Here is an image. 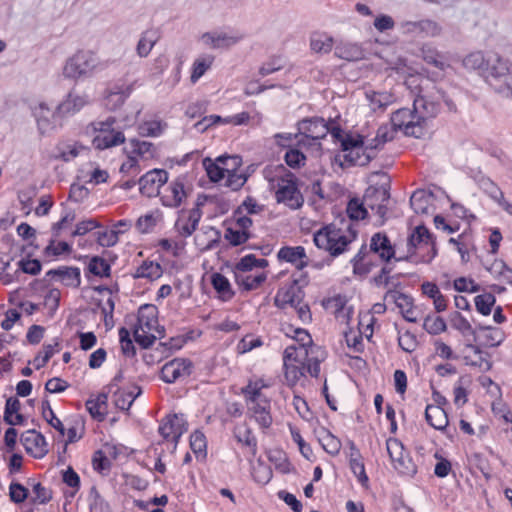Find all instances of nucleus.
I'll list each match as a JSON object with an SVG mask.
<instances>
[{
    "label": "nucleus",
    "instance_id": "obj_23",
    "mask_svg": "<svg viewBox=\"0 0 512 512\" xmlns=\"http://www.w3.org/2000/svg\"><path fill=\"white\" fill-rule=\"evenodd\" d=\"M35 117L38 130L42 135L49 134L62 124V116L58 114V107L51 110L45 103H40L35 108Z\"/></svg>",
    "mask_w": 512,
    "mask_h": 512
},
{
    "label": "nucleus",
    "instance_id": "obj_13",
    "mask_svg": "<svg viewBox=\"0 0 512 512\" xmlns=\"http://www.w3.org/2000/svg\"><path fill=\"white\" fill-rule=\"evenodd\" d=\"M300 147L320 146L319 140L326 137L328 127L322 118L304 119L298 123Z\"/></svg>",
    "mask_w": 512,
    "mask_h": 512
},
{
    "label": "nucleus",
    "instance_id": "obj_63",
    "mask_svg": "<svg viewBox=\"0 0 512 512\" xmlns=\"http://www.w3.org/2000/svg\"><path fill=\"white\" fill-rule=\"evenodd\" d=\"M450 321L451 326L462 335H472L476 337V329L472 327L470 322L460 312H454Z\"/></svg>",
    "mask_w": 512,
    "mask_h": 512
},
{
    "label": "nucleus",
    "instance_id": "obj_41",
    "mask_svg": "<svg viewBox=\"0 0 512 512\" xmlns=\"http://www.w3.org/2000/svg\"><path fill=\"white\" fill-rule=\"evenodd\" d=\"M436 254L437 249L434 239H432L410 252L407 258L413 263H430Z\"/></svg>",
    "mask_w": 512,
    "mask_h": 512
},
{
    "label": "nucleus",
    "instance_id": "obj_57",
    "mask_svg": "<svg viewBox=\"0 0 512 512\" xmlns=\"http://www.w3.org/2000/svg\"><path fill=\"white\" fill-rule=\"evenodd\" d=\"M190 448L197 458H206L207 442L203 432L196 430L190 435Z\"/></svg>",
    "mask_w": 512,
    "mask_h": 512
},
{
    "label": "nucleus",
    "instance_id": "obj_16",
    "mask_svg": "<svg viewBox=\"0 0 512 512\" xmlns=\"http://www.w3.org/2000/svg\"><path fill=\"white\" fill-rule=\"evenodd\" d=\"M293 335L291 338L293 339V343L288 345L286 348H292L296 352L300 349L305 352L307 357H311V359H325V351L318 345L313 343L311 335L307 330L302 328L292 329L289 328ZM287 336H290V332H286Z\"/></svg>",
    "mask_w": 512,
    "mask_h": 512
},
{
    "label": "nucleus",
    "instance_id": "obj_46",
    "mask_svg": "<svg viewBox=\"0 0 512 512\" xmlns=\"http://www.w3.org/2000/svg\"><path fill=\"white\" fill-rule=\"evenodd\" d=\"M334 45V39L325 32H313L310 36V48L315 53H329Z\"/></svg>",
    "mask_w": 512,
    "mask_h": 512
},
{
    "label": "nucleus",
    "instance_id": "obj_39",
    "mask_svg": "<svg viewBox=\"0 0 512 512\" xmlns=\"http://www.w3.org/2000/svg\"><path fill=\"white\" fill-rule=\"evenodd\" d=\"M413 107L418 113V116H422V119L427 124L428 118L435 117L440 111V104L433 100H430L426 96H418L414 99Z\"/></svg>",
    "mask_w": 512,
    "mask_h": 512
},
{
    "label": "nucleus",
    "instance_id": "obj_36",
    "mask_svg": "<svg viewBox=\"0 0 512 512\" xmlns=\"http://www.w3.org/2000/svg\"><path fill=\"white\" fill-rule=\"evenodd\" d=\"M233 433L236 440L246 447L248 456L254 458L257 454V439L251 429L246 424H241L234 428Z\"/></svg>",
    "mask_w": 512,
    "mask_h": 512
},
{
    "label": "nucleus",
    "instance_id": "obj_40",
    "mask_svg": "<svg viewBox=\"0 0 512 512\" xmlns=\"http://www.w3.org/2000/svg\"><path fill=\"white\" fill-rule=\"evenodd\" d=\"M85 147L77 142H59L55 147L53 158L64 162H69L76 158Z\"/></svg>",
    "mask_w": 512,
    "mask_h": 512
},
{
    "label": "nucleus",
    "instance_id": "obj_20",
    "mask_svg": "<svg viewBox=\"0 0 512 512\" xmlns=\"http://www.w3.org/2000/svg\"><path fill=\"white\" fill-rule=\"evenodd\" d=\"M168 181V172L164 169H153L140 177L138 184L140 193L147 197L159 196L160 188Z\"/></svg>",
    "mask_w": 512,
    "mask_h": 512
},
{
    "label": "nucleus",
    "instance_id": "obj_7",
    "mask_svg": "<svg viewBox=\"0 0 512 512\" xmlns=\"http://www.w3.org/2000/svg\"><path fill=\"white\" fill-rule=\"evenodd\" d=\"M134 338L144 348H147L162 337L163 330L158 323V310L153 304L142 305L138 310L137 324L134 327Z\"/></svg>",
    "mask_w": 512,
    "mask_h": 512
},
{
    "label": "nucleus",
    "instance_id": "obj_12",
    "mask_svg": "<svg viewBox=\"0 0 512 512\" xmlns=\"http://www.w3.org/2000/svg\"><path fill=\"white\" fill-rule=\"evenodd\" d=\"M386 448L394 469L401 475L414 476L417 472V466L413 462L409 453L401 441L396 438H389L386 441Z\"/></svg>",
    "mask_w": 512,
    "mask_h": 512
},
{
    "label": "nucleus",
    "instance_id": "obj_35",
    "mask_svg": "<svg viewBox=\"0 0 512 512\" xmlns=\"http://www.w3.org/2000/svg\"><path fill=\"white\" fill-rule=\"evenodd\" d=\"M87 102L86 96L70 92L67 97L58 104V114H60L62 118L72 115L83 108Z\"/></svg>",
    "mask_w": 512,
    "mask_h": 512
},
{
    "label": "nucleus",
    "instance_id": "obj_18",
    "mask_svg": "<svg viewBox=\"0 0 512 512\" xmlns=\"http://www.w3.org/2000/svg\"><path fill=\"white\" fill-rule=\"evenodd\" d=\"M401 33L418 38L436 37L441 34V26L434 20L403 21L399 25Z\"/></svg>",
    "mask_w": 512,
    "mask_h": 512
},
{
    "label": "nucleus",
    "instance_id": "obj_45",
    "mask_svg": "<svg viewBox=\"0 0 512 512\" xmlns=\"http://www.w3.org/2000/svg\"><path fill=\"white\" fill-rule=\"evenodd\" d=\"M211 284L222 301H229L234 296V291L229 280L221 273L211 275Z\"/></svg>",
    "mask_w": 512,
    "mask_h": 512
},
{
    "label": "nucleus",
    "instance_id": "obj_55",
    "mask_svg": "<svg viewBox=\"0 0 512 512\" xmlns=\"http://www.w3.org/2000/svg\"><path fill=\"white\" fill-rule=\"evenodd\" d=\"M384 301L394 303L402 314L414 303L412 297L397 290H389L384 296Z\"/></svg>",
    "mask_w": 512,
    "mask_h": 512
},
{
    "label": "nucleus",
    "instance_id": "obj_50",
    "mask_svg": "<svg viewBox=\"0 0 512 512\" xmlns=\"http://www.w3.org/2000/svg\"><path fill=\"white\" fill-rule=\"evenodd\" d=\"M162 218V213L159 210L152 211L138 218L136 228L140 233H149L162 221Z\"/></svg>",
    "mask_w": 512,
    "mask_h": 512
},
{
    "label": "nucleus",
    "instance_id": "obj_27",
    "mask_svg": "<svg viewBox=\"0 0 512 512\" xmlns=\"http://www.w3.org/2000/svg\"><path fill=\"white\" fill-rule=\"evenodd\" d=\"M21 443L26 452L35 458H41L48 452L45 437L35 430H28L23 433L21 435Z\"/></svg>",
    "mask_w": 512,
    "mask_h": 512
},
{
    "label": "nucleus",
    "instance_id": "obj_61",
    "mask_svg": "<svg viewBox=\"0 0 512 512\" xmlns=\"http://www.w3.org/2000/svg\"><path fill=\"white\" fill-rule=\"evenodd\" d=\"M488 56L485 57L480 51L472 52L467 55L463 60V65L468 69L479 70L483 75L485 68L487 67Z\"/></svg>",
    "mask_w": 512,
    "mask_h": 512
},
{
    "label": "nucleus",
    "instance_id": "obj_33",
    "mask_svg": "<svg viewBox=\"0 0 512 512\" xmlns=\"http://www.w3.org/2000/svg\"><path fill=\"white\" fill-rule=\"evenodd\" d=\"M130 152L138 160H152L158 157V147L152 142L140 140L138 138H132L129 140Z\"/></svg>",
    "mask_w": 512,
    "mask_h": 512
},
{
    "label": "nucleus",
    "instance_id": "obj_42",
    "mask_svg": "<svg viewBox=\"0 0 512 512\" xmlns=\"http://www.w3.org/2000/svg\"><path fill=\"white\" fill-rule=\"evenodd\" d=\"M134 86L135 82L114 85L107 95L108 105L112 103L113 108L122 105L134 90Z\"/></svg>",
    "mask_w": 512,
    "mask_h": 512
},
{
    "label": "nucleus",
    "instance_id": "obj_54",
    "mask_svg": "<svg viewBox=\"0 0 512 512\" xmlns=\"http://www.w3.org/2000/svg\"><path fill=\"white\" fill-rule=\"evenodd\" d=\"M433 239L429 230L422 225L417 226L408 238V252L414 251L418 246Z\"/></svg>",
    "mask_w": 512,
    "mask_h": 512
},
{
    "label": "nucleus",
    "instance_id": "obj_59",
    "mask_svg": "<svg viewBox=\"0 0 512 512\" xmlns=\"http://www.w3.org/2000/svg\"><path fill=\"white\" fill-rule=\"evenodd\" d=\"M237 167L238 166H234V163H231L229 170L226 172L225 175V186H227L233 191H237L240 188H242L247 181L246 176L237 171Z\"/></svg>",
    "mask_w": 512,
    "mask_h": 512
},
{
    "label": "nucleus",
    "instance_id": "obj_64",
    "mask_svg": "<svg viewBox=\"0 0 512 512\" xmlns=\"http://www.w3.org/2000/svg\"><path fill=\"white\" fill-rule=\"evenodd\" d=\"M476 310L482 315H489L496 303V297L492 293L477 295L474 299Z\"/></svg>",
    "mask_w": 512,
    "mask_h": 512
},
{
    "label": "nucleus",
    "instance_id": "obj_22",
    "mask_svg": "<svg viewBox=\"0 0 512 512\" xmlns=\"http://www.w3.org/2000/svg\"><path fill=\"white\" fill-rule=\"evenodd\" d=\"M277 258L281 262L292 264L296 268L297 277L300 273H304L303 269L309 266V257L303 246H283L277 253Z\"/></svg>",
    "mask_w": 512,
    "mask_h": 512
},
{
    "label": "nucleus",
    "instance_id": "obj_11",
    "mask_svg": "<svg viewBox=\"0 0 512 512\" xmlns=\"http://www.w3.org/2000/svg\"><path fill=\"white\" fill-rule=\"evenodd\" d=\"M391 123L395 130H400L407 136L420 138L425 132V121L422 116H418L414 108L398 109L392 114Z\"/></svg>",
    "mask_w": 512,
    "mask_h": 512
},
{
    "label": "nucleus",
    "instance_id": "obj_51",
    "mask_svg": "<svg viewBox=\"0 0 512 512\" xmlns=\"http://www.w3.org/2000/svg\"><path fill=\"white\" fill-rule=\"evenodd\" d=\"M319 442L325 452L331 456H337L342 447L341 441L326 429L322 430L319 436Z\"/></svg>",
    "mask_w": 512,
    "mask_h": 512
},
{
    "label": "nucleus",
    "instance_id": "obj_49",
    "mask_svg": "<svg viewBox=\"0 0 512 512\" xmlns=\"http://www.w3.org/2000/svg\"><path fill=\"white\" fill-rule=\"evenodd\" d=\"M140 393L141 390L139 387H134V389L130 391L124 389L118 390L114 393V404L120 410H129Z\"/></svg>",
    "mask_w": 512,
    "mask_h": 512
},
{
    "label": "nucleus",
    "instance_id": "obj_14",
    "mask_svg": "<svg viewBox=\"0 0 512 512\" xmlns=\"http://www.w3.org/2000/svg\"><path fill=\"white\" fill-rule=\"evenodd\" d=\"M190 193L184 177H177L164 185L159 197L163 206L178 208L186 201Z\"/></svg>",
    "mask_w": 512,
    "mask_h": 512
},
{
    "label": "nucleus",
    "instance_id": "obj_62",
    "mask_svg": "<svg viewBox=\"0 0 512 512\" xmlns=\"http://www.w3.org/2000/svg\"><path fill=\"white\" fill-rule=\"evenodd\" d=\"M214 58L212 56H206L197 58L192 65V73L190 80L192 83H196L205 72L212 66Z\"/></svg>",
    "mask_w": 512,
    "mask_h": 512
},
{
    "label": "nucleus",
    "instance_id": "obj_60",
    "mask_svg": "<svg viewBox=\"0 0 512 512\" xmlns=\"http://www.w3.org/2000/svg\"><path fill=\"white\" fill-rule=\"evenodd\" d=\"M88 271L97 277H109L111 267L109 263L100 256H94L88 263Z\"/></svg>",
    "mask_w": 512,
    "mask_h": 512
},
{
    "label": "nucleus",
    "instance_id": "obj_9",
    "mask_svg": "<svg viewBox=\"0 0 512 512\" xmlns=\"http://www.w3.org/2000/svg\"><path fill=\"white\" fill-rule=\"evenodd\" d=\"M116 119L112 116L102 121H94L91 128L94 133L92 146L99 151L110 149L123 144L126 137L123 131L114 127Z\"/></svg>",
    "mask_w": 512,
    "mask_h": 512
},
{
    "label": "nucleus",
    "instance_id": "obj_43",
    "mask_svg": "<svg viewBox=\"0 0 512 512\" xmlns=\"http://www.w3.org/2000/svg\"><path fill=\"white\" fill-rule=\"evenodd\" d=\"M480 331V338L482 342L487 347H496L499 346L505 338V334L500 328L478 325L476 331Z\"/></svg>",
    "mask_w": 512,
    "mask_h": 512
},
{
    "label": "nucleus",
    "instance_id": "obj_2",
    "mask_svg": "<svg viewBox=\"0 0 512 512\" xmlns=\"http://www.w3.org/2000/svg\"><path fill=\"white\" fill-rule=\"evenodd\" d=\"M265 179L275 190L278 203H283L291 209H298L304 203V198L298 189L297 178L282 164L268 165L263 170Z\"/></svg>",
    "mask_w": 512,
    "mask_h": 512
},
{
    "label": "nucleus",
    "instance_id": "obj_6",
    "mask_svg": "<svg viewBox=\"0 0 512 512\" xmlns=\"http://www.w3.org/2000/svg\"><path fill=\"white\" fill-rule=\"evenodd\" d=\"M107 67L108 61H101L93 51L79 50L67 59L63 67V75L65 78L77 80L90 77Z\"/></svg>",
    "mask_w": 512,
    "mask_h": 512
},
{
    "label": "nucleus",
    "instance_id": "obj_19",
    "mask_svg": "<svg viewBox=\"0 0 512 512\" xmlns=\"http://www.w3.org/2000/svg\"><path fill=\"white\" fill-rule=\"evenodd\" d=\"M390 194L385 186H369L363 196L364 204L381 219L386 216Z\"/></svg>",
    "mask_w": 512,
    "mask_h": 512
},
{
    "label": "nucleus",
    "instance_id": "obj_52",
    "mask_svg": "<svg viewBox=\"0 0 512 512\" xmlns=\"http://www.w3.org/2000/svg\"><path fill=\"white\" fill-rule=\"evenodd\" d=\"M167 124L161 120L144 121L138 125V134L142 137H158L165 130Z\"/></svg>",
    "mask_w": 512,
    "mask_h": 512
},
{
    "label": "nucleus",
    "instance_id": "obj_25",
    "mask_svg": "<svg viewBox=\"0 0 512 512\" xmlns=\"http://www.w3.org/2000/svg\"><path fill=\"white\" fill-rule=\"evenodd\" d=\"M250 418H252L263 431L268 430L273 423L271 399L260 400L246 404Z\"/></svg>",
    "mask_w": 512,
    "mask_h": 512
},
{
    "label": "nucleus",
    "instance_id": "obj_26",
    "mask_svg": "<svg viewBox=\"0 0 512 512\" xmlns=\"http://www.w3.org/2000/svg\"><path fill=\"white\" fill-rule=\"evenodd\" d=\"M349 452L347 454L349 468L362 487H367L369 478L366 474L364 458L353 441L348 442Z\"/></svg>",
    "mask_w": 512,
    "mask_h": 512
},
{
    "label": "nucleus",
    "instance_id": "obj_32",
    "mask_svg": "<svg viewBox=\"0 0 512 512\" xmlns=\"http://www.w3.org/2000/svg\"><path fill=\"white\" fill-rule=\"evenodd\" d=\"M46 277L55 279L69 287H78L81 282L80 269L77 267L62 266L52 269L46 273Z\"/></svg>",
    "mask_w": 512,
    "mask_h": 512
},
{
    "label": "nucleus",
    "instance_id": "obj_38",
    "mask_svg": "<svg viewBox=\"0 0 512 512\" xmlns=\"http://www.w3.org/2000/svg\"><path fill=\"white\" fill-rule=\"evenodd\" d=\"M426 422L436 430L443 431L449 424V419L444 408L427 405L425 409Z\"/></svg>",
    "mask_w": 512,
    "mask_h": 512
},
{
    "label": "nucleus",
    "instance_id": "obj_28",
    "mask_svg": "<svg viewBox=\"0 0 512 512\" xmlns=\"http://www.w3.org/2000/svg\"><path fill=\"white\" fill-rule=\"evenodd\" d=\"M202 217V211L199 206L190 210L182 211L176 221V228L183 236H190L198 227Z\"/></svg>",
    "mask_w": 512,
    "mask_h": 512
},
{
    "label": "nucleus",
    "instance_id": "obj_15",
    "mask_svg": "<svg viewBox=\"0 0 512 512\" xmlns=\"http://www.w3.org/2000/svg\"><path fill=\"white\" fill-rule=\"evenodd\" d=\"M309 277L307 273H300L299 277L292 274V282L288 287L280 288L275 296L274 303L279 308L291 306L301 298V288L307 286Z\"/></svg>",
    "mask_w": 512,
    "mask_h": 512
},
{
    "label": "nucleus",
    "instance_id": "obj_24",
    "mask_svg": "<svg viewBox=\"0 0 512 512\" xmlns=\"http://www.w3.org/2000/svg\"><path fill=\"white\" fill-rule=\"evenodd\" d=\"M231 163H234V166H239L240 158L237 156H220L216 161L209 158L203 161L207 175L212 182H219L224 179Z\"/></svg>",
    "mask_w": 512,
    "mask_h": 512
},
{
    "label": "nucleus",
    "instance_id": "obj_29",
    "mask_svg": "<svg viewBox=\"0 0 512 512\" xmlns=\"http://www.w3.org/2000/svg\"><path fill=\"white\" fill-rule=\"evenodd\" d=\"M434 194L424 189L416 190L411 198L410 205L416 214L432 215L434 213Z\"/></svg>",
    "mask_w": 512,
    "mask_h": 512
},
{
    "label": "nucleus",
    "instance_id": "obj_17",
    "mask_svg": "<svg viewBox=\"0 0 512 512\" xmlns=\"http://www.w3.org/2000/svg\"><path fill=\"white\" fill-rule=\"evenodd\" d=\"M187 426L183 415H168L160 423L158 432L164 441L172 442L176 448L181 436L186 432Z\"/></svg>",
    "mask_w": 512,
    "mask_h": 512
},
{
    "label": "nucleus",
    "instance_id": "obj_56",
    "mask_svg": "<svg viewBox=\"0 0 512 512\" xmlns=\"http://www.w3.org/2000/svg\"><path fill=\"white\" fill-rule=\"evenodd\" d=\"M334 54L340 59L354 61L360 58L361 50L356 44L339 43L335 47Z\"/></svg>",
    "mask_w": 512,
    "mask_h": 512
},
{
    "label": "nucleus",
    "instance_id": "obj_4",
    "mask_svg": "<svg viewBox=\"0 0 512 512\" xmlns=\"http://www.w3.org/2000/svg\"><path fill=\"white\" fill-rule=\"evenodd\" d=\"M267 266L265 258H257L252 254L242 257L233 271L236 284L244 291L260 288L267 279V273L263 270Z\"/></svg>",
    "mask_w": 512,
    "mask_h": 512
},
{
    "label": "nucleus",
    "instance_id": "obj_53",
    "mask_svg": "<svg viewBox=\"0 0 512 512\" xmlns=\"http://www.w3.org/2000/svg\"><path fill=\"white\" fill-rule=\"evenodd\" d=\"M449 243L456 247L463 263H467L470 260V251L473 243L469 235L462 233L457 238H450Z\"/></svg>",
    "mask_w": 512,
    "mask_h": 512
},
{
    "label": "nucleus",
    "instance_id": "obj_3",
    "mask_svg": "<svg viewBox=\"0 0 512 512\" xmlns=\"http://www.w3.org/2000/svg\"><path fill=\"white\" fill-rule=\"evenodd\" d=\"M324 359H311L301 349L296 352L286 348L283 353L284 377L288 386H295L307 374L317 378L320 373V363Z\"/></svg>",
    "mask_w": 512,
    "mask_h": 512
},
{
    "label": "nucleus",
    "instance_id": "obj_31",
    "mask_svg": "<svg viewBox=\"0 0 512 512\" xmlns=\"http://www.w3.org/2000/svg\"><path fill=\"white\" fill-rule=\"evenodd\" d=\"M324 306L326 309L331 310L337 321L343 324L349 323L353 313V308L351 306H347V301L344 296L335 295L327 299L324 302Z\"/></svg>",
    "mask_w": 512,
    "mask_h": 512
},
{
    "label": "nucleus",
    "instance_id": "obj_1",
    "mask_svg": "<svg viewBox=\"0 0 512 512\" xmlns=\"http://www.w3.org/2000/svg\"><path fill=\"white\" fill-rule=\"evenodd\" d=\"M356 238L357 230L350 222H341V225L331 223L313 234L315 246L331 258H337L347 252Z\"/></svg>",
    "mask_w": 512,
    "mask_h": 512
},
{
    "label": "nucleus",
    "instance_id": "obj_5",
    "mask_svg": "<svg viewBox=\"0 0 512 512\" xmlns=\"http://www.w3.org/2000/svg\"><path fill=\"white\" fill-rule=\"evenodd\" d=\"M370 254L377 255L383 261H389L395 256V250L385 233L378 232L371 237L369 248L363 245L353 257L351 263L355 274H365L371 264L367 257Z\"/></svg>",
    "mask_w": 512,
    "mask_h": 512
},
{
    "label": "nucleus",
    "instance_id": "obj_8",
    "mask_svg": "<svg viewBox=\"0 0 512 512\" xmlns=\"http://www.w3.org/2000/svg\"><path fill=\"white\" fill-rule=\"evenodd\" d=\"M483 77L497 92L512 94V63L509 60L496 53L489 54Z\"/></svg>",
    "mask_w": 512,
    "mask_h": 512
},
{
    "label": "nucleus",
    "instance_id": "obj_21",
    "mask_svg": "<svg viewBox=\"0 0 512 512\" xmlns=\"http://www.w3.org/2000/svg\"><path fill=\"white\" fill-rule=\"evenodd\" d=\"M193 369V364L189 359L175 358L165 363L161 369V379L166 383L188 378Z\"/></svg>",
    "mask_w": 512,
    "mask_h": 512
},
{
    "label": "nucleus",
    "instance_id": "obj_37",
    "mask_svg": "<svg viewBox=\"0 0 512 512\" xmlns=\"http://www.w3.org/2000/svg\"><path fill=\"white\" fill-rule=\"evenodd\" d=\"M163 275V268L158 262L152 260H144L132 274L135 279H146L155 281Z\"/></svg>",
    "mask_w": 512,
    "mask_h": 512
},
{
    "label": "nucleus",
    "instance_id": "obj_58",
    "mask_svg": "<svg viewBox=\"0 0 512 512\" xmlns=\"http://www.w3.org/2000/svg\"><path fill=\"white\" fill-rule=\"evenodd\" d=\"M346 212L350 220H363L368 216V208L364 201H360L357 198H353L348 202Z\"/></svg>",
    "mask_w": 512,
    "mask_h": 512
},
{
    "label": "nucleus",
    "instance_id": "obj_10",
    "mask_svg": "<svg viewBox=\"0 0 512 512\" xmlns=\"http://www.w3.org/2000/svg\"><path fill=\"white\" fill-rule=\"evenodd\" d=\"M344 162L353 166H365L376 155L377 146L364 144L361 136H347L341 143Z\"/></svg>",
    "mask_w": 512,
    "mask_h": 512
},
{
    "label": "nucleus",
    "instance_id": "obj_47",
    "mask_svg": "<svg viewBox=\"0 0 512 512\" xmlns=\"http://www.w3.org/2000/svg\"><path fill=\"white\" fill-rule=\"evenodd\" d=\"M365 97L374 111L385 109L394 102V95L387 91L366 90Z\"/></svg>",
    "mask_w": 512,
    "mask_h": 512
},
{
    "label": "nucleus",
    "instance_id": "obj_34",
    "mask_svg": "<svg viewBox=\"0 0 512 512\" xmlns=\"http://www.w3.org/2000/svg\"><path fill=\"white\" fill-rule=\"evenodd\" d=\"M85 407L91 417L102 422L105 420L108 413V396L105 393L92 395L85 403Z\"/></svg>",
    "mask_w": 512,
    "mask_h": 512
},
{
    "label": "nucleus",
    "instance_id": "obj_44",
    "mask_svg": "<svg viewBox=\"0 0 512 512\" xmlns=\"http://www.w3.org/2000/svg\"><path fill=\"white\" fill-rule=\"evenodd\" d=\"M159 39L160 35L158 30L147 29L144 31L136 46L138 56L147 57Z\"/></svg>",
    "mask_w": 512,
    "mask_h": 512
},
{
    "label": "nucleus",
    "instance_id": "obj_48",
    "mask_svg": "<svg viewBox=\"0 0 512 512\" xmlns=\"http://www.w3.org/2000/svg\"><path fill=\"white\" fill-rule=\"evenodd\" d=\"M203 41L212 48H228L239 41V37L227 35L225 33H206L202 37Z\"/></svg>",
    "mask_w": 512,
    "mask_h": 512
},
{
    "label": "nucleus",
    "instance_id": "obj_30",
    "mask_svg": "<svg viewBox=\"0 0 512 512\" xmlns=\"http://www.w3.org/2000/svg\"><path fill=\"white\" fill-rule=\"evenodd\" d=\"M270 385L262 378L249 379L246 386L242 387L241 393L246 404L259 402L260 400H269L270 398L264 393V389Z\"/></svg>",
    "mask_w": 512,
    "mask_h": 512
}]
</instances>
